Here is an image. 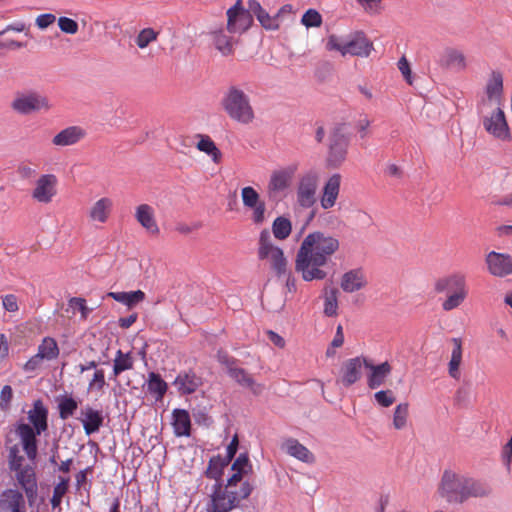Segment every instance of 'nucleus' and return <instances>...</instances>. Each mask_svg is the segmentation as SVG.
I'll use <instances>...</instances> for the list:
<instances>
[{
  "label": "nucleus",
  "mask_w": 512,
  "mask_h": 512,
  "mask_svg": "<svg viewBox=\"0 0 512 512\" xmlns=\"http://www.w3.org/2000/svg\"><path fill=\"white\" fill-rule=\"evenodd\" d=\"M252 490V485L247 481L242 482L239 489L237 486H226L224 489L219 486L211 496V503L224 510H232L241 500L248 498Z\"/></svg>",
  "instance_id": "6"
},
{
  "label": "nucleus",
  "mask_w": 512,
  "mask_h": 512,
  "mask_svg": "<svg viewBox=\"0 0 512 512\" xmlns=\"http://www.w3.org/2000/svg\"><path fill=\"white\" fill-rule=\"evenodd\" d=\"M199 141L196 144V148L209 155L212 161L216 164L220 163L222 153L216 146L215 142L208 135H197Z\"/></svg>",
  "instance_id": "40"
},
{
  "label": "nucleus",
  "mask_w": 512,
  "mask_h": 512,
  "mask_svg": "<svg viewBox=\"0 0 512 512\" xmlns=\"http://www.w3.org/2000/svg\"><path fill=\"white\" fill-rule=\"evenodd\" d=\"M106 385L105 373L103 369H96L92 379L88 383V391L101 392Z\"/></svg>",
  "instance_id": "53"
},
{
  "label": "nucleus",
  "mask_w": 512,
  "mask_h": 512,
  "mask_svg": "<svg viewBox=\"0 0 512 512\" xmlns=\"http://www.w3.org/2000/svg\"><path fill=\"white\" fill-rule=\"evenodd\" d=\"M241 198L244 207L250 208L256 205V203L260 202V195L258 192L251 186H246L241 190Z\"/></svg>",
  "instance_id": "50"
},
{
  "label": "nucleus",
  "mask_w": 512,
  "mask_h": 512,
  "mask_svg": "<svg viewBox=\"0 0 512 512\" xmlns=\"http://www.w3.org/2000/svg\"><path fill=\"white\" fill-rule=\"evenodd\" d=\"M114 202L110 197L103 196L94 201L86 210V218L91 225H104L112 217Z\"/></svg>",
  "instance_id": "10"
},
{
  "label": "nucleus",
  "mask_w": 512,
  "mask_h": 512,
  "mask_svg": "<svg viewBox=\"0 0 512 512\" xmlns=\"http://www.w3.org/2000/svg\"><path fill=\"white\" fill-rule=\"evenodd\" d=\"M481 121L484 129L495 138L500 140L510 139V131L505 113L500 107L491 116H483Z\"/></svg>",
  "instance_id": "13"
},
{
  "label": "nucleus",
  "mask_w": 512,
  "mask_h": 512,
  "mask_svg": "<svg viewBox=\"0 0 512 512\" xmlns=\"http://www.w3.org/2000/svg\"><path fill=\"white\" fill-rule=\"evenodd\" d=\"M15 435L19 441L18 447L21 446L28 460L34 462L38 454L37 436L40 434L30 424L20 422L15 426Z\"/></svg>",
  "instance_id": "9"
},
{
  "label": "nucleus",
  "mask_w": 512,
  "mask_h": 512,
  "mask_svg": "<svg viewBox=\"0 0 512 512\" xmlns=\"http://www.w3.org/2000/svg\"><path fill=\"white\" fill-rule=\"evenodd\" d=\"M58 26L64 33L74 35L78 32V23L68 17H60L58 19Z\"/></svg>",
  "instance_id": "59"
},
{
  "label": "nucleus",
  "mask_w": 512,
  "mask_h": 512,
  "mask_svg": "<svg viewBox=\"0 0 512 512\" xmlns=\"http://www.w3.org/2000/svg\"><path fill=\"white\" fill-rule=\"evenodd\" d=\"M0 512H27L26 500L17 489H6L0 495Z\"/></svg>",
  "instance_id": "22"
},
{
  "label": "nucleus",
  "mask_w": 512,
  "mask_h": 512,
  "mask_svg": "<svg viewBox=\"0 0 512 512\" xmlns=\"http://www.w3.org/2000/svg\"><path fill=\"white\" fill-rule=\"evenodd\" d=\"M59 347L52 337H45L38 346L37 353L47 361H52L59 356Z\"/></svg>",
  "instance_id": "41"
},
{
  "label": "nucleus",
  "mask_w": 512,
  "mask_h": 512,
  "mask_svg": "<svg viewBox=\"0 0 512 512\" xmlns=\"http://www.w3.org/2000/svg\"><path fill=\"white\" fill-rule=\"evenodd\" d=\"M292 230L291 221L285 217H277L272 224V232L275 238L285 240Z\"/></svg>",
  "instance_id": "43"
},
{
  "label": "nucleus",
  "mask_w": 512,
  "mask_h": 512,
  "mask_svg": "<svg viewBox=\"0 0 512 512\" xmlns=\"http://www.w3.org/2000/svg\"><path fill=\"white\" fill-rule=\"evenodd\" d=\"M228 460H224L221 456L212 457L206 469V476L211 479L218 480L223 474V469L228 465Z\"/></svg>",
  "instance_id": "44"
},
{
  "label": "nucleus",
  "mask_w": 512,
  "mask_h": 512,
  "mask_svg": "<svg viewBox=\"0 0 512 512\" xmlns=\"http://www.w3.org/2000/svg\"><path fill=\"white\" fill-rule=\"evenodd\" d=\"M470 397V384L460 386L455 393V402L459 406H467Z\"/></svg>",
  "instance_id": "60"
},
{
  "label": "nucleus",
  "mask_w": 512,
  "mask_h": 512,
  "mask_svg": "<svg viewBox=\"0 0 512 512\" xmlns=\"http://www.w3.org/2000/svg\"><path fill=\"white\" fill-rule=\"evenodd\" d=\"M408 418V405L399 404L395 408L393 415V426L395 429H403L406 426Z\"/></svg>",
  "instance_id": "49"
},
{
  "label": "nucleus",
  "mask_w": 512,
  "mask_h": 512,
  "mask_svg": "<svg viewBox=\"0 0 512 512\" xmlns=\"http://www.w3.org/2000/svg\"><path fill=\"white\" fill-rule=\"evenodd\" d=\"M301 23L307 28L320 27L322 24V16L315 9H308L302 16Z\"/></svg>",
  "instance_id": "52"
},
{
  "label": "nucleus",
  "mask_w": 512,
  "mask_h": 512,
  "mask_svg": "<svg viewBox=\"0 0 512 512\" xmlns=\"http://www.w3.org/2000/svg\"><path fill=\"white\" fill-rule=\"evenodd\" d=\"M11 106L21 114H29L41 110L47 111L51 108L48 99L36 93L23 94L16 97Z\"/></svg>",
  "instance_id": "12"
},
{
  "label": "nucleus",
  "mask_w": 512,
  "mask_h": 512,
  "mask_svg": "<svg viewBox=\"0 0 512 512\" xmlns=\"http://www.w3.org/2000/svg\"><path fill=\"white\" fill-rule=\"evenodd\" d=\"M285 451L290 456L305 462V463H313L315 461V457L312 452L309 451L307 447L302 445L298 440L290 438L285 441L283 445Z\"/></svg>",
  "instance_id": "31"
},
{
  "label": "nucleus",
  "mask_w": 512,
  "mask_h": 512,
  "mask_svg": "<svg viewBox=\"0 0 512 512\" xmlns=\"http://www.w3.org/2000/svg\"><path fill=\"white\" fill-rule=\"evenodd\" d=\"M221 105L228 117L240 124L248 125L255 119L250 97L238 86H230L227 89Z\"/></svg>",
  "instance_id": "3"
},
{
  "label": "nucleus",
  "mask_w": 512,
  "mask_h": 512,
  "mask_svg": "<svg viewBox=\"0 0 512 512\" xmlns=\"http://www.w3.org/2000/svg\"><path fill=\"white\" fill-rule=\"evenodd\" d=\"M338 291L336 288L325 289L324 291V314L328 317L337 315Z\"/></svg>",
  "instance_id": "42"
},
{
  "label": "nucleus",
  "mask_w": 512,
  "mask_h": 512,
  "mask_svg": "<svg viewBox=\"0 0 512 512\" xmlns=\"http://www.w3.org/2000/svg\"><path fill=\"white\" fill-rule=\"evenodd\" d=\"M485 93L489 100H495L500 104L503 95V76L499 71H492L486 84Z\"/></svg>",
  "instance_id": "37"
},
{
  "label": "nucleus",
  "mask_w": 512,
  "mask_h": 512,
  "mask_svg": "<svg viewBox=\"0 0 512 512\" xmlns=\"http://www.w3.org/2000/svg\"><path fill=\"white\" fill-rule=\"evenodd\" d=\"M502 458L507 469L510 470V466L512 465V437L508 440L502 449Z\"/></svg>",
  "instance_id": "64"
},
{
  "label": "nucleus",
  "mask_w": 512,
  "mask_h": 512,
  "mask_svg": "<svg viewBox=\"0 0 512 512\" xmlns=\"http://www.w3.org/2000/svg\"><path fill=\"white\" fill-rule=\"evenodd\" d=\"M173 384L180 394L188 395L194 393L202 382L194 372H181L175 378Z\"/></svg>",
  "instance_id": "29"
},
{
  "label": "nucleus",
  "mask_w": 512,
  "mask_h": 512,
  "mask_svg": "<svg viewBox=\"0 0 512 512\" xmlns=\"http://www.w3.org/2000/svg\"><path fill=\"white\" fill-rule=\"evenodd\" d=\"M159 32L155 31L153 28H144L142 29L137 37H136V45L140 49L146 48L150 43L157 40Z\"/></svg>",
  "instance_id": "47"
},
{
  "label": "nucleus",
  "mask_w": 512,
  "mask_h": 512,
  "mask_svg": "<svg viewBox=\"0 0 512 512\" xmlns=\"http://www.w3.org/2000/svg\"><path fill=\"white\" fill-rule=\"evenodd\" d=\"M229 34L227 29H219L211 32L213 45L223 56H229L234 52V44L236 41L234 37Z\"/></svg>",
  "instance_id": "30"
},
{
  "label": "nucleus",
  "mask_w": 512,
  "mask_h": 512,
  "mask_svg": "<svg viewBox=\"0 0 512 512\" xmlns=\"http://www.w3.org/2000/svg\"><path fill=\"white\" fill-rule=\"evenodd\" d=\"M325 48L328 51H338L343 56V51L346 49V40L338 35L331 34L327 37Z\"/></svg>",
  "instance_id": "54"
},
{
  "label": "nucleus",
  "mask_w": 512,
  "mask_h": 512,
  "mask_svg": "<svg viewBox=\"0 0 512 512\" xmlns=\"http://www.w3.org/2000/svg\"><path fill=\"white\" fill-rule=\"evenodd\" d=\"M342 177L339 173H335L326 181L320 199L321 207L325 210L335 206L340 192Z\"/></svg>",
  "instance_id": "25"
},
{
  "label": "nucleus",
  "mask_w": 512,
  "mask_h": 512,
  "mask_svg": "<svg viewBox=\"0 0 512 512\" xmlns=\"http://www.w3.org/2000/svg\"><path fill=\"white\" fill-rule=\"evenodd\" d=\"M317 176L315 174H307L300 180L297 200L298 203L305 208L311 207L316 201Z\"/></svg>",
  "instance_id": "17"
},
{
  "label": "nucleus",
  "mask_w": 512,
  "mask_h": 512,
  "mask_svg": "<svg viewBox=\"0 0 512 512\" xmlns=\"http://www.w3.org/2000/svg\"><path fill=\"white\" fill-rule=\"evenodd\" d=\"M366 372L367 387L371 390H375L385 384L392 372V366L387 361L375 364L372 359L369 358Z\"/></svg>",
  "instance_id": "16"
},
{
  "label": "nucleus",
  "mask_w": 512,
  "mask_h": 512,
  "mask_svg": "<svg viewBox=\"0 0 512 512\" xmlns=\"http://www.w3.org/2000/svg\"><path fill=\"white\" fill-rule=\"evenodd\" d=\"M134 357L130 352L124 353L118 350L113 360L112 375L117 378L121 373L134 368Z\"/></svg>",
  "instance_id": "39"
},
{
  "label": "nucleus",
  "mask_w": 512,
  "mask_h": 512,
  "mask_svg": "<svg viewBox=\"0 0 512 512\" xmlns=\"http://www.w3.org/2000/svg\"><path fill=\"white\" fill-rule=\"evenodd\" d=\"M258 257L260 260H266L278 276L286 272L287 260L284 253L273 244L270 232L266 229L260 233Z\"/></svg>",
  "instance_id": "5"
},
{
  "label": "nucleus",
  "mask_w": 512,
  "mask_h": 512,
  "mask_svg": "<svg viewBox=\"0 0 512 512\" xmlns=\"http://www.w3.org/2000/svg\"><path fill=\"white\" fill-rule=\"evenodd\" d=\"M227 32L230 34H242L247 31L253 23L252 12L245 9L241 0L230 7L227 12Z\"/></svg>",
  "instance_id": "7"
},
{
  "label": "nucleus",
  "mask_w": 512,
  "mask_h": 512,
  "mask_svg": "<svg viewBox=\"0 0 512 512\" xmlns=\"http://www.w3.org/2000/svg\"><path fill=\"white\" fill-rule=\"evenodd\" d=\"M485 261L493 276L502 278L512 274V256L509 254L491 251L486 255Z\"/></svg>",
  "instance_id": "15"
},
{
  "label": "nucleus",
  "mask_w": 512,
  "mask_h": 512,
  "mask_svg": "<svg viewBox=\"0 0 512 512\" xmlns=\"http://www.w3.org/2000/svg\"><path fill=\"white\" fill-rule=\"evenodd\" d=\"M69 306L73 309H77L81 313V319L86 320L92 311L88 308L86 300L81 297H73L69 300Z\"/></svg>",
  "instance_id": "56"
},
{
  "label": "nucleus",
  "mask_w": 512,
  "mask_h": 512,
  "mask_svg": "<svg viewBox=\"0 0 512 512\" xmlns=\"http://www.w3.org/2000/svg\"><path fill=\"white\" fill-rule=\"evenodd\" d=\"M13 398V390L11 386H3L0 392V408L4 411L10 408L11 400Z\"/></svg>",
  "instance_id": "61"
},
{
  "label": "nucleus",
  "mask_w": 512,
  "mask_h": 512,
  "mask_svg": "<svg viewBox=\"0 0 512 512\" xmlns=\"http://www.w3.org/2000/svg\"><path fill=\"white\" fill-rule=\"evenodd\" d=\"M338 238L322 231L309 233L302 241L295 257V271L304 281L323 280L326 266L339 250Z\"/></svg>",
  "instance_id": "1"
},
{
  "label": "nucleus",
  "mask_w": 512,
  "mask_h": 512,
  "mask_svg": "<svg viewBox=\"0 0 512 512\" xmlns=\"http://www.w3.org/2000/svg\"><path fill=\"white\" fill-rule=\"evenodd\" d=\"M43 361L44 359L36 353L24 364L23 369L27 372L35 371L42 366Z\"/></svg>",
  "instance_id": "63"
},
{
  "label": "nucleus",
  "mask_w": 512,
  "mask_h": 512,
  "mask_svg": "<svg viewBox=\"0 0 512 512\" xmlns=\"http://www.w3.org/2000/svg\"><path fill=\"white\" fill-rule=\"evenodd\" d=\"M228 374L240 385L250 388L256 395L260 394L264 389L263 385L257 384L250 374H248L244 369L236 367V365L234 367H230Z\"/></svg>",
  "instance_id": "33"
},
{
  "label": "nucleus",
  "mask_w": 512,
  "mask_h": 512,
  "mask_svg": "<svg viewBox=\"0 0 512 512\" xmlns=\"http://www.w3.org/2000/svg\"><path fill=\"white\" fill-rule=\"evenodd\" d=\"M453 349L451 352L450 361L448 363V374L451 378L459 380L461 377L460 365L462 363V340L461 338H452Z\"/></svg>",
  "instance_id": "32"
},
{
  "label": "nucleus",
  "mask_w": 512,
  "mask_h": 512,
  "mask_svg": "<svg viewBox=\"0 0 512 512\" xmlns=\"http://www.w3.org/2000/svg\"><path fill=\"white\" fill-rule=\"evenodd\" d=\"M369 358L357 356L345 360L339 371L337 380L343 387L348 388L361 380L364 370L367 369Z\"/></svg>",
  "instance_id": "8"
},
{
  "label": "nucleus",
  "mask_w": 512,
  "mask_h": 512,
  "mask_svg": "<svg viewBox=\"0 0 512 512\" xmlns=\"http://www.w3.org/2000/svg\"><path fill=\"white\" fill-rule=\"evenodd\" d=\"M81 422L86 435H91L99 431L103 425V415L100 410L87 405L81 410Z\"/></svg>",
  "instance_id": "26"
},
{
  "label": "nucleus",
  "mask_w": 512,
  "mask_h": 512,
  "mask_svg": "<svg viewBox=\"0 0 512 512\" xmlns=\"http://www.w3.org/2000/svg\"><path fill=\"white\" fill-rule=\"evenodd\" d=\"M146 389L156 401H161L167 392L168 385L158 373L150 372L146 381Z\"/></svg>",
  "instance_id": "34"
},
{
  "label": "nucleus",
  "mask_w": 512,
  "mask_h": 512,
  "mask_svg": "<svg viewBox=\"0 0 512 512\" xmlns=\"http://www.w3.org/2000/svg\"><path fill=\"white\" fill-rule=\"evenodd\" d=\"M442 63L445 67L462 71L466 68V59L464 54L455 48H446L443 52Z\"/></svg>",
  "instance_id": "36"
},
{
  "label": "nucleus",
  "mask_w": 512,
  "mask_h": 512,
  "mask_svg": "<svg viewBox=\"0 0 512 512\" xmlns=\"http://www.w3.org/2000/svg\"><path fill=\"white\" fill-rule=\"evenodd\" d=\"M29 424L36 431L42 434L48 430V409L41 399L33 402L32 408L27 413Z\"/></svg>",
  "instance_id": "23"
},
{
  "label": "nucleus",
  "mask_w": 512,
  "mask_h": 512,
  "mask_svg": "<svg viewBox=\"0 0 512 512\" xmlns=\"http://www.w3.org/2000/svg\"><path fill=\"white\" fill-rule=\"evenodd\" d=\"M172 425L176 436H190L191 419L189 413L186 410L175 409L173 411Z\"/></svg>",
  "instance_id": "35"
},
{
  "label": "nucleus",
  "mask_w": 512,
  "mask_h": 512,
  "mask_svg": "<svg viewBox=\"0 0 512 512\" xmlns=\"http://www.w3.org/2000/svg\"><path fill=\"white\" fill-rule=\"evenodd\" d=\"M56 21L55 15L45 13L37 16L35 23L39 29H46Z\"/></svg>",
  "instance_id": "62"
},
{
  "label": "nucleus",
  "mask_w": 512,
  "mask_h": 512,
  "mask_svg": "<svg viewBox=\"0 0 512 512\" xmlns=\"http://www.w3.org/2000/svg\"><path fill=\"white\" fill-rule=\"evenodd\" d=\"M438 492L448 503L462 504L469 498L489 496L492 489L486 482L445 470Z\"/></svg>",
  "instance_id": "2"
},
{
  "label": "nucleus",
  "mask_w": 512,
  "mask_h": 512,
  "mask_svg": "<svg viewBox=\"0 0 512 512\" xmlns=\"http://www.w3.org/2000/svg\"><path fill=\"white\" fill-rule=\"evenodd\" d=\"M134 217L139 225L151 235H158L160 228L156 219L155 209L146 203L135 208Z\"/></svg>",
  "instance_id": "21"
},
{
  "label": "nucleus",
  "mask_w": 512,
  "mask_h": 512,
  "mask_svg": "<svg viewBox=\"0 0 512 512\" xmlns=\"http://www.w3.org/2000/svg\"><path fill=\"white\" fill-rule=\"evenodd\" d=\"M252 211L251 220L256 225H261L265 221L266 205L263 201L256 203L255 206L249 208Z\"/></svg>",
  "instance_id": "58"
},
{
  "label": "nucleus",
  "mask_w": 512,
  "mask_h": 512,
  "mask_svg": "<svg viewBox=\"0 0 512 512\" xmlns=\"http://www.w3.org/2000/svg\"><path fill=\"white\" fill-rule=\"evenodd\" d=\"M372 49L373 44L364 33L356 32L346 40V49L343 51V56L368 57Z\"/></svg>",
  "instance_id": "20"
},
{
  "label": "nucleus",
  "mask_w": 512,
  "mask_h": 512,
  "mask_svg": "<svg viewBox=\"0 0 512 512\" xmlns=\"http://www.w3.org/2000/svg\"><path fill=\"white\" fill-rule=\"evenodd\" d=\"M434 289L437 293H456L468 289L466 277L464 274L456 272L439 278L434 285Z\"/></svg>",
  "instance_id": "24"
},
{
  "label": "nucleus",
  "mask_w": 512,
  "mask_h": 512,
  "mask_svg": "<svg viewBox=\"0 0 512 512\" xmlns=\"http://www.w3.org/2000/svg\"><path fill=\"white\" fill-rule=\"evenodd\" d=\"M374 402L383 408H388L396 402V395L393 390H379L374 394Z\"/></svg>",
  "instance_id": "48"
},
{
  "label": "nucleus",
  "mask_w": 512,
  "mask_h": 512,
  "mask_svg": "<svg viewBox=\"0 0 512 512\" xmlns=\"http://www.w3.org/2000/svg\"><path fill=\"white\" fill-rule=\"evenodd\" d=\"M367 280L362 269H352L343 274L340 286L344 292L353 293L363 289Z\"/></svg>",
  "instance_id": "27"
},
{
  "label": "nucleus",
  "mask_w": 512,
  "mask_h": 512,
  "mask_svg": "<svg viewBox=\"0 0 512 512\" xmlns=\"http://www.w3.org/2000/svg\"><path fill=\"white\" fill-rule=\"evenodd\" d=\"M383 173H384L385 177H388V178H391V179H394L397 181H400L404 177L403 169L399 165H397L393 162H388L385 164V166L383 168Z\"/></svg>",
  "instance_id": "57"
},
{
  "label": "nucleus",
  "mask_w": 512,
  "mask_h": 512,
  "mask_svg": "<svg viewBox=\"0 0 512 512\" xmlns=\"http://www.w3.org/2000/svg\"><path fill=\"white\" fill-rule=\"evenodd\" d=\"M7 440L9 455V467L16 473V479L25 491L26 497L31 502L37 494V483L34 469L31 466H23L24 456L20 454L18 445H9Z\"/></svg>",
  "instance_id": "4"
},
{
  "label": "nucleus",
  "mask_w": 512,
  "mask_h": 512,
  "mask_svg": "<svg viewBox=\"0 0 512 512\" xmlns=\"http://www.w3.org/2000/svg\"><path fill=\"white\" fill-rule=\"evenodd\" d=\"M231 469L244 474H248L251 470V464L247 453H241L233 462Z\"/></svg>",
  "instance_id": "55"
},
{
  "label": "nucleus",
  "mask_w": 512,
  "mask_h": 512,
  "mask_svg": "<svg viewBox=\"0 0 512 512\" xmlns=\"http://www.w3.org/2000/svg\"><path fill=\"white\" fill-rule=\"evenodd\" d=\"M107 297L132 308L142 302L146 295L142 290H136L130 292H108Z\"/></svg>",
  "instance_id": "38"
},
{
  "label": "nucleus",
  "mask_w": 512,
  "mask_h": 512,
  "mask_svg": "<svg viewBox=\"0 0 512 512\" xmlns=\"http://www.w3.org/2000/svg\"><path fill=\"white\" fill-rule=\"evenodd\" d=\"M447 295V298L442 302V309L444 311H451L458 308L465 301L468 296V289Z\"/></svg>",
  "instance_id": "46"
},
{
  "label": "nucleus",
  "mask_w": 512,
  "mask_h": 512,
  "mask_svg": "<svg viewBox=\"0 0 512 512\" xmlns=\"http://www.w3.org/2000/svg\"><path fill=\"white\" fill-rule=\"evenodd\" d=\"M348 147V140L340 132V129H336L331 136V144L328 155V162L333 167L340 166L346 159Z\"/></svg>",
  "instance_id": "19"
},
{
  "label": "nucleus",
  "mask_w": 512,
  "mask_h": 512,
  "mask_svg": "<svg viewBox=\"0 0 512 512\" xmlns=\"http://www.w3.org/2000/svg\"><path fill=\"white\" fill-rule=\"evenodd\" d=\"M58 180L54 174H43L35 182L32 190V198L39 202L48 204L57 194Z\"/></svg>",
  "instance_id": "14"
},
{
  "label": "nucleus",
  "mask_w": 512,
  "mask_h": 512,
  "mask_svg": "<svg viewBox=\"0 0 512 512\" xmlns=\"http://www.w3.org/2000/svg\"><path fill=\"white\" fill-rule=\"evenodd\" d=\"M247 6L252 12V16H256L261 26L266 30H278L280 27V21L277 20L276 15L271 16L266 10H264L261 4L257 0H249Z\"/></svg>",
  "instance_id": "28"
},
{
  "label": "nucleus",
  "mask_w": 512,
  "mask_h": 512,
  "mask_svg": "<svg viewBox=\"0 0 512 512\" xmlns=\"http://www.w3.org/2000/svg\"><path fill=\"white\" fill-rule=\"evenodd\" d=\"M78 408V402L71 396H64L59 400L58 411L59 417L66 420L72 417Z\"/></svg>",
  "instance_id": "45"
},
{
  "label": "nucleus",
  "mask_w": 512,
  "mask_h": 512,
  "mask_svg": "<svg viewBox=\"0 0 512 512\" xmlns=\"http://www.w3.org/2000/svg\"><path fill=\"white\" fill-rule=\"evenodd\" d=\"M86 136L87 132L83 127L73 125L68 126L55 134L51 142L56 147L73 146L84 140Z\"/></svg>",
  "instance_id": "18"
},
{
  "label": "nucleus",
  "mask_w": 512,
  "mask_h": 512,
  "mask_svg": "<svg viewBox=\"0 0 512 512\" xmlns=\"http://www.w3.org/2000/svg\"><path fill=\"white\" fill-rule=\"evenodd\" d=\"M295 166H289L272 172L267 186V194L270 199L278 198L292 183Z\"/></svg>",
  "instance_id": "11"
},
{
  "label": "nucleus",
  "mask_w": 512,
  "mask_h": 512,
  "mask_svg": "<svg viewBox=\"0 0 512 512\" xmlns=\"http://www.w3.org/2000/svg\"><path fill=\"white\" fill-rule=\"evenodd\" d=\"M69 479H61L60 482L54 487L53 495L51 498V505L53 508L58 507L61 504L63 496L68 490Z\"/></svg>",
  "instance_id": "51"
}]
</instances>
